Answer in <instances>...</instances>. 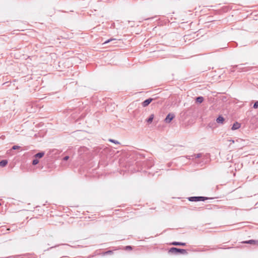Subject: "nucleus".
<instances>
[{"label": "nucleus", "instance_id": "obj_1", "mask_svg": "<svg viewBox=\"0 0 258 258\" xmlns=\"http://www.w3.org/2000/svg\"><path fill=\"white\" fill-rule=\"evenodd\" d=\"M169 252L173 253H177L180 252L182 254H186L187 253L186 250L184 249H179L175 247H172L169 249Z\"/></svg>", "mask_w": 258, "mask_h": 258}, {"label": "nucleus", "instance_id": "obj_2", "mask_svg": "<svg viewBox=\"0 0 258 258\" xmlns=\"http://www.w3.org/2000/svg\"><path fill=\"white\" fill-rule=\"evenodd\" d=\"M208 198L204 197H192L189 198V201L192 202H198L200 201H204Z\"/></svg>", "mask_w": 258, "mask_h": 258}, {"label": "nucleus", "instance_id": "obj_3", "mask_svg": "<svg viewBox=\"0 0 258 258\" xmlns=\"http://www.w3.org/2000/svg\"><path fill=\"white\" fill-rule=\"evenodd\" d=\"M174 117V115L173 114H168L164 119V121L166 123H169Z\"/></svg>", "mask_w": 258, "mask_h": 258}, {"label": "nucleus", "instance_id": "obj_4", "mask_svg": "<svg viewBox=\"0 0 258 258\" xmlns=\"http://www.w3.org/2000/svg\"><path fill=\"white\" fill-rule=\"evenodd\" d=\"M153 100L152 98H149L148 99H146L142 103V105L144 107L147 106Z\"/></svg>", "mask_w": 258, "mask_h": 258}, {"label": "nucleus", "instance_id": "obj_5", "mask_svg": "<svg viewBox=\"0 0 258 258\" xmlns=\"http://www.w3.org/2000/svg\"><path fill=\"white\" fill-rule=\"evenodd\" d=\"M243 243L251 244H258V241L254 240H249L248 241H245L243 242Z\"/></svg>", "mask_w": 258, "mask_h": 258}, {"label": "nucleus", "instance_id": "obj_6", "mask_svg": "<svg viewBox=\"0 0 258 258\" xmlns=\"http://www.w3.org/2000/svg\"><path fill=\"white\" fill-rule=\"evenodd\" d=\"M240 127V124L238 122H236L233 124L231 129L232 130H235L238 129Z\"/></svg>", "mask_w": 258, "mask_h": 258}, {"label": "nucleus", "instance_id": "obj_7", "mask_svg": "<svg viewBox=\"0 0 258 258\" xmlns=\"http://www.w3.org/2000/svg\"><path fill=\"white\" fill-rule=\"evenodd\" d=\"M224 121V118L221 116H219L216 119V121L219 123H223Z\"/></svg>", "mask_w": 258, "mask_h": 258}, {"label": "nucleus", "instance_id": "obj_8", "mask_svg": "<svg viewBox=\"0 0 258 258\" xmlns=\"http://www.w3.org/2000/svg\"><path fill=\"white\" fill-rule=\"evenodd\" d=\"M172 245H182V246H184L185 245V243H183V242H173L171 243Z\"/></svg>", "mask_w": 258, "mask_h": 258}, {"label": "nucleus", "instance_id": "obj_9", "mask_svg": "<svg viewBox=\"0 0 258 258\" xmlns=\"http://www.w3.org/2000/svg\"><path fill=\"white\" fill-rule=\"evenodd\" d=\"M44 155V152H40V153H38L36 154H35V157L36 158H42Z\"/></svg>", "mask_w": 258, "mask_h": 258}, {"label": "nucleus", "instance_id": "obj_10", "mask_svg": "<svg viewBox=\"0 0 258 258\" xmlns=\"http://www.w3.org/2000/svg\"><path fill=\"white\" fill-rule=\"evenodd\" d=\"M204 101V98L202 96L198 97L196 98V102L199 103H201Z\"/></svg>", "mask_w": 258, "mask_h": 258}, {"label": "nucleus", "instance_id": "obj_11", "mask_svg": "<svg viewBox=\"0 0 258 258\" xmlns=\"http://www.w3.org/2000/svg\"><path fill=\"white\" fill-rule=\"evenodd\" d=\"M8 164V161L6 160H3L0 162V166L5 167Z\"/></svg>", "mask_w": 258, "mask_h": 258}, {"label": "nucleus", "instance_id": "obj_12", "mask_svg": "<svg viewBox=\"0 0 258 258\" xmlns=\"http://www.w3.org/2000/svg\"><path fill=\"white\" fill-rule=\"evenodd\" d=\"M154 114H151L149 118L147 120L148 123H150L152 122L153 119L154 118Z\"/></svg>", "mask_w": 258, "mask_h": 258}, {"label": "nucleus", "instance_id": "obj_13", "mask_svg": "<svg viewBox=\"0 0 258 258\" xmlns=\"http://www.w3.org/2000/svg\"><path fill=\"white\" fill-rule=\"evenodd\" d=\"M39 163V160L37 159H35L33 160L32 164L33 165H36Z\"/></svg>", "mask_w": 258, "mask_h": 258}, {"label": "nucleus", "instance_id": "obj_14", "mask_svg": "<svg viewBox=\"0 0 258 258\" xmlns=\"http://www.w3.org/2000/svg\"><path fill=\"white\" fill-rule=\"evenodd\" d=\"M109 141L112 143H113L115 144H119V142L117 141L113 140V139H109Z\"/></svg>", "mask_w": 258, "mask_h": 258}, {"label": "nucleus", "instance_id": "obj_15", "mask_svg": "<svg viewBox=\"0 0 258 258\" xmlns=\"http://www.w3.org/2000/svg\"><path fill=\"white\" fill-rule=\"evenodd\" d=\"M116 39H108L107 40H106V41H105L104 42V44H106V43H108L111 41H115Z\"/></svg>", "mask_w": 258, "mask_h": 258}, {"label": "nucleus", "instance_id": "obj_16", "mask_svg": "<svg viewBox=\"0 0 258 258\" xmlns=\"http://www.w3.org/2000/svg\"><path fill=\"white\" fill-rule=\"evenodd\" d=\"M253 107L254 109H256V108H257L258 107V101H256L254 103V105H253Z\"/></svg>", "mask_w": 258, "mask_h": 258}, {"label": "nucleus", "instance_id": "obj_17", "mask_svg": "<svg viewBox=\"0 0 258 258\" xmlns=\"http://www.w3.org/2000/svg\"><path fill=\"white\" fill-rule=\"evenodd\" d=\"M20 148V146L15 145V146H14L12 147V149H13V150H16V149H19Z\"/></svg>", "mask_w": 258, "mask_h": 258}, {"label": "nucleus", "instance_id": "obj_18", "mask_svg": "<svg viewBox=\"0 0 258 258\" xmlns=\"http://www.w3.org/2000/svg\"><path fill=\"white\" fill-rule=\"evenodd\" d=\"M112 253V251L111 250H108V251H106L105 252H104V254H111Z\"/></svg>", "mask_w": 258, "mask_h": 258}, {"label": "nucleus", "instance_id": "obj_19", "mask_svg": "<svg viewBox=\"0 0 258 258\" xmlns=\"http://www.w3.org/2000/svg\"><path fill=\"white\" fill-rule=\"evenodd\" d=\"M69 156H65V157L63 158V160H64V161H67V160H68L69 159Z\"/></svg>", "mask_w": 258, "mask_h": 258}, {"label": "nucleus", "instance_id": "obj_20", "mask_svg": "<svg viewBox=\"0 0 258 258\" xmlns=\"http://www.w3.org/2000/svg\"><path fill=\"white\" fill-rule=\"evenodd\" d=\"M201 154H198L196 155V158H200L201 157Z\"/></svg>", "mask_w": 258, "mask_h": 258}, {"label": "nucleus", "instance_id": "obj_21", "mask_svg": "<svg viewBox=\"0 0 258 258\" xmlns=\"http://www.w3.org/2000/svg\"><path fill=\"white\" fill-rule=\"evenodd\" d=\"M131 248H132V247L130 246H127L126 247V249H131Z\"/></svg>", "mask_w": 258, "mask_h": 258}, {"label": "nucleus", "instance_id": "obj_22", "mask_svg": "<svg viewBox=\"0 0 258 258\" xmlns=\"http://www.w3.org/2000/svg\"><path fill=\"white\" fill-rule=\"evenodd\" d=\"M230 142H231V143H234V140H230Z\"/></svg>", "mask_w": 258, "mask_h": 258}, {"label": "nucleus", "instance_id": "obj_23", "mask_svg": "<svg viewBox=\"0 0 258 258\" xmlns=\"http://www.w3.org/2000/svg\"><path fill=\"white\" fill-rule=\"evenodd\" d=\"M253 16H257V15L254 14V15H253Z\"/></svg>", "mask_w": 258, "mask_h": 258}, {"label": "nucleus", "instance_id": "obj_24", "mask_svg": "<svg viewBox=\"0 0 258 258\" xmlns=\"http://www.w3.org/2000/svg\"><path fill=\"white\" fill-rule=\"evenodd\" d=\"M61 258H65V257H61Z\"/></svg>", "mask_w": 258, "mask_h": 258}]
</instances>
